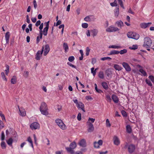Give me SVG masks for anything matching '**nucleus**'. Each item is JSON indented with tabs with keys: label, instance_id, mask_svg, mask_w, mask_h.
Instances as JSON below:
<instances>
[{
	"label": "nucleus",
	"instance_id": "4468645a",
	"mask_svg": "<svg viewBox=\"0 0 154 154\" xmlns=\"http://www.w3.org/2000/svg\"><path fill=\"white\" fill-rule=\"evenodd\" d=\"M50 51L49 46L48 45H46L45 46V50L44 53V55L46 56L49 52Z\"/></svg>",
	"mask_w": 154,
	"mask_h": 154
},
{
	"label": "nucleus",
	"instance_id": "de8ad7c7",
	"mask_svg": "<svg viewBox=\"0 0 154 154\" xmlns=\"http://www.w3.org/2000/svg\"><path fill=\"white\" fill-rule=\"evenodd\" d=\"M2 77V79H3V80L7 81V79L5 76L4 73V72H2L1 74Z\"/></svg>",
	"mask_w": 154,
	"mask_h": 154
},
{
	"label": "nucleus",
	"instance_id": "bb28decb",
	"mask_svg": "<svg viewBox=\"0 0 154 154\" xmlns=\"http://www.w3.org/2000/svg\"><path fill=\"white\" fill-rule=\"evenodd\" d=\"M126 129L127 132L129 133H130L132 132V129L130 125H128L126 127Z\"/></svg>",
	"mask_w": 154,
	"mask_h": 154
},
{
	"label": "nucleus",
	"instance_id": "6ab92c4d",
	"mask_svg": "<svg viewBox=\"0 0 154 154\" xmlns=\"http://www.w3.org/2000/svg\"><path fill=\"white\" fill-rule=\"evenodd\" d=\"M101 85L103 88L106 90H108L109 88V86L108 83L106 82H103L101 83Z\"/></svg>",
	"mask_w": 154,
	"mask_h": 154
},
{
	"label": "nucleus",
	"instance_id": "5701e85b",
	"mask_svg": "<svg viewBox=\"0 0 154 154\" xmlns=\"http://www.w3.org/2000/svg\"><path fill=\"white\" fill-rule=\"evenodd\" d=\"M58 126L61 129L63 130H66L67 128L66 126L63 122H61V124Z\"/></svg>",
	"mask_w": 154,
	"mask_h": 154
},
{
	"label": "nucleus",
	"instance_id": "a19ab883",
	"mask_svg": "<svg viewBox=\"0 0 154 154\" xmlns=\"http://www.w3.org/2000/svg\"><path fill=\"white\" fill-rule=\"evenodd\" d=\"M27 141L31 144V146L33 148V143L32 140L30 137H29L27 139Z\"/></svg>",
	"mask_w": 154,
	"mask_h": 154
},
{
	"label": "nucleus",
	"instance_id": "9d476101",
	"mask_svg": "<svg viewBox=\"0 0 154 154\" xmlns=\"http://www.w3.org/2000/svg\"><path fill=\"white\" fill-rule=\"evenodd\" d=\"M114 144L116 146L120 144V141L119 138L116 136H114L113 138Z\"/></svg>",
	"mask_w": 154,
	"mask_h": 154
},
{
	"label": "nucleus",
	"instance_id": "052dcab7",
	"mask_svg": "<svg viewBox=\"0 0 154 154\" xmlns=\"http://www.w3.org/2000/svg\"><path fill=\"white\" fill-rule=\"evenodd\" d=\"M0 116L2 118V120H5V116L2 113V112L1 111H0Z\"/></svg>",
	"mask_w": 154,
	"mask_h": 154
},
{
	"label": "nucleus",
	"instance_id": "49530a36",
	"mask_svg": "<svg viewBox=\"0 0 154 154\" xmlns=\"http://www.w3.org/2000/svg\"><path fill=\"white\" fill-rule=\"evenodd\" d=\"M68 60L69 62H72L75 60V57L73 56H71L69 57Z\"/></svg>",
	"mask_w": 154,
	"mask_h": 154
},
{
	"label": "nucleus",
	"instance_id": "a18cd8bd",
	"mask_svg": "<svg viewBox=\"0 0 154 154\" xmlns=\"http://www.w3.org/2000/svg\"><path fill=\"white\" fill-rule=\"evenodd\" d=\"M117 1H118V3L120 5L121 7L123 9H124V7L123 6L122 0H117Z\"/></svg>",
	"mask_w": 154,
	"mask_h": 154
},
{
	"label": "nucleus",
	"instance_id": "f704fd0d",
	"mask_svg": "<svg viewBox=\"0 0 154 154\" xmlns=\"http://www.w3.org/2000/svg\"><path fill=\"white\" fill-rule=\"evenodd\" d=\"M94 85L95 86V89L97 92L100 94H101V93L103 92V91L97 88V85L96 84H94Z\"/></svg>",
	"mask_w": 154,
	"mask_h": 154
},
{
	"label": "nucleus",
	"instance_id": "58836bf2",
	"mask_svg": "<svg viewBox=\"0 0 154 154\" xmlns=\"http://www.w3.org/2000/svg\"><path fill=\"white\" fill-rule=\"evenodd\" d=\"M92 15L88 16L84 18V20L87 22H90L91 21L90 17H92Z\"/></svg>",
	"mask_w": 154,
	"mask_h": 154
},
{
	"label": "nucleus",
	"instance_id": "f3484780",
	"mask_svg": "<svg viewBox=\"0 0 154 154\" xmlns=\"http://www.w3.org/2000/svg\"><path fill=\"white\" fill-rule=\"evenodd\" d=\"M77 105V107L78 108H81L84 112H85L84 109V105L82 102H79V103Z\"/></svg>",
	"mask_w": 154,
	"mask_h": 154
},
{
	"label": "nucleus",
	"instance_id": "0e129e2a",
	"mask_svg": "<svg viewBox=\"0 0 154 154\" xmlns=\"http://www.w3.org/2000/svg\"><path fill=\"white\" fill-rule=\"evenodd\" d=\"M138 48V46L137 45H133L131 49L135 50Z\"/></svg>",
	"mask_w": 154,
	"mask_h": 154
},
{
	"label": "nucleus",
	"instance_id": "338daca9",
	"mask_svg": "<svg viewBox=\"0 0 154 154\" xmlns=\"http://www.w3.org/2000/svg\"><path fill=\"white\" fill-rule=\"evenodd\" d=\"M33 5L34 8L35 9L37 7V5L35 0H33Z\"/></svg>",
	"mask_w": 154,
	"mask_h": 154
},
{
	"label": "nucleus",
	"instance_id": "ea45409f",
	"mask_svg": "<svg viewBox=\"0 0 154 154\" xmlns=\"http://www.w3.org/2000/svg\"><path fill=\"white\" fill-rule=\"evenodd\" d=\"M110 5L112 7L117 6V4L116 0H115L113 2L111 3Z\"/></svg>",
	"mask_w": 154,
	"mask_h": 154
},
{
	"label": "nucleus",
	"instance_id": "9b49d317",
	"mask_svg": "<svg viewBox=\"0 0 154 154\" xmlns=\"http://www.w3.org/2000/svg\"><path fill=\"white\" fill-rule=\"evenodd\" d=\"M49 21L45 23L46 24V27L43 29V35H46L48 33V31L49 29Z\"/></svg>",
	"mask_w": 154,
	"mask_h": 154
},
{
	"label": "nucleus",
	"instance_id": "2eb2a0df",
	"mask_svg": "<svg viewBox=\"0 0 154 154\" xmlns=\"http://www.w3.org/2000/svg\"><path fill=\"white\" fill-rule=\"evenodd\" d=\"M79 145L82 147H85L86 146V141L85 139H82L79 142Z\"/></svg>",
	"mask_w": 154,
	"mask_h": 154
},
{
	"label": "nucleus",
	"instance_id": "412c9836",
	"mask_svg": "<svg viewBox=\"0 0 154 154\" xmlns=\"http://www.w3.org/2000/svg\"><path fill=\"white\" fill-rule=\"evenodd\" d=\"M112 98L113 100V101L116 103H118L119 101V100L118 97L116 96L114 94H113L112 96Z\"/></svg>",
	"mask_w": 154,
	"mask_h": 154
},
{
	"label": "nucleus",
	"instance_id": "680f3d73",
	"mask_svg": "<svg viewBox=\"0 0 154 154\" xmlns=\"http://www.w3.org/2000/svg\"><path fill=\"white\" fill-rule=\"evenodd\" d=\"M4 124L3 122L0 120V129H1L4 127Z\"/></svg>",
	"mask_w": 154,
	"mask_h": 154
},
{
	"label": "nucleus",
	"instance_id": "c9c22d12",
	"mask_svg": "<svg viewBox=\"0 0 154 154\" xmlns=\"http://www.w3.org/2000/svg\"><path fill=\"white\" fill-rule=\"evenodd\" d=\"M121 48V47L120 46H116L114 45H110L109 46V48Z\"/></svg>",
	"mask_w": 154,
	"mask_h": 154
},
{
	"label": "nucleus",
	"instance_id": "c03bdc74",
	"mask_svg": "<svg viewBox=\"0 0 154 154\" xmlns=\"http://www.w3.org/2000/svg\"><path fill=\"white\" fill-rule=\"evenodd\" d=\"M1 146L2 149H5L6 147V145L4 141H2L1 143Z\"/></svg>",
	"mask_w": 154,
	"mask_h": 154
},
{
	"label": "nucleus",
	"instance_id": "37998d69",
	"mask_svg": "<svg viewBox=\"0 0 154 154\" xmlns=\"http://www.w3.org/2000/svg\"><path fill=\"white\" fill-rule=\"evenodd\" d=\"M127 52V51L126 49H124L121 50L120 51H119V53H120L121 54H122L126 53Z\"/></svg>",
	"mask_w": 154,
	"mask_h": 154
},
{
	"label": "nucleus",
	"instance_id": "20e7f679",
	"mask_svg": "<svg viewBox=\"0 0 154 154\" xmlns=\"http://www.w3.org/2000/svg\"><path fill=\"white\" fill-rule=\"evenodd\" d=\"M128 148V151L130 153H131L134 152L135 149V146L133 144H131L128 145L127 144L125 145V148Z\"/></svg>",
	"mask_w": 154,
	"mask_h": 154
},
{
	"label": "nucleus",
	"instance_id": "7c9ffc66",
	"mask_svg": "<svg viewBox=\"0 0 154 154\" xmlns=\"http://www.w3.org/2000/svg\"><path fill=\"white\" fill-rule=\"evenodd\" d=\"M115 16L117 17L119 14V8L116 9L114 11Z\"/></svg>",
	"mask_w": 154,
	"mask_h": 154
},
{
	"label": "nucleus",
	"instance_id": "473e14b6",
	"mask_svg": "<svg viewBox=\"0 0 154 154\" xmlns=\"http://www.w3.org/2000/svg\"><path fill=\"white\" fill-rule=\"evenodd\" d=\"M106 74L107 77L109 78L111 77L112 73H111V72L109 69H107L106 70Z\"/></svg>",
	"mask_w": 154,
	"mask_h": 154
},
{
	"label": "nucleus",
	"instance_id": "6e6d98bb",
	"mask_svg": "<svg viewBox=\"0 0 154 154\" xmlns=\"http://www.w3.org/2000/svg\"><path fill=\"white\" fill-rule=\"evenodd\" d=\"M90 51V49L88 47H87L86 48V52L85 53V54L87 56H88L89 55Z\"/></svg>",
	"mask_w": 154,
	"mask_h": 154
},
{
	"label": "nucleus",
	"instance_id": "aec40b11",
	"mask_svg": "<svg viewBox=\"0 0 154 154\" xmlns=\"http://www.w3.org/2000/svg\"><path fill=\"white\" fill-rule=\"evenodd\" d=\"M10 36V34L9 32H7L5 35V38L7 44L9 43Z\"/></svg>",
	"mask_w": 154,
	"mask_h": 154
},
{
	"label": "nucleus",
	"instance_id": "4be33fe9",
	"mask_svg": "<svg viewBox=\"0 0 154 154\" xmlns=\"http://www.w3.org/2000/svg\"><path fill=\"white\" fill-rule=\"evenodd\" d=\"M42 31H41L40 32V36H37L36 38V43L38 44L40 40V39H42Z\"/></svg>",
	"mask_w": 154,
	"mask_h": 154
},
{
	"label": "nucleus",
	"instance_id": "4c0bfd02",
	"mask_svg": "<svg viewBox=\"0 0 154 154\" xmlns=\"http://www.w3.org/2000/svg\"><path fill=\"white\" fill-rule=\"evenodd\" d=\"M139 71L141 72L144 76H146L147 75V74L146 71L143 70L142 69H140Z\"/></svg>",
	"mask_w": 154,
	"mask_h": 154
},
{
	"label": "nucleus",
	"instance_id": "774afa93",
	"mask_svg": "<svg viewBox=\"0 0 154 154\" xmlns=\"http://www.w3.org/2000/svg\"><path fill=\"white\" fill-rule=\"evenodd\" d=\"M24 76L26 78H27L29 75V72L28 71H25L24 72Z\"/></svg>",
	"mask_w": 154,
	"mask_h": 154
},
{
	"label": "nucleus",
	"instance_id": "6e6552de",
	"mask_svg": "<svg viewBox=\"0 0 154 154\" xmlns=\"http://www.w3.org/2000/svg\"><path fill=\"white\" fill-rule=\"evenodd\" d=\"M152 24V23L149 22L148 23H142L140 24V27L142 29H145L149 27Z\"/></svg>",
	"mask_w": 154,
	"mask_h": 154
},
{
	"label": "nucleus",
	"instance_id": "864d4df0",
	"mask_svg": "<svg viewBox=\"0 0 154 154\" xmlns=\"http://www.w3.org/2000/svg\"><path fill=\"white\" fill-rule=\"evenodd\" d=\"M5 134L4 131H2V135H1V140H3L5 139Z\"/></svg>",
	"mask_w": 154,
	"mask_h": 154
},
{
	"label": "nucleus",
	"instance_id": "b1692460",
	"mask_svg": "<svg viewBox=\"0 0 154 154\" xmlns=\"http://www.w3.org/2000/svg\"><path fill=\"white\" fill-rule=\"evenodd\" d=\"M114 67L116 70H117L119 71L121 70L122 69L120 66L116 64L114 65Z\"/></svg>",
	"mask_w": 154,
	"mask_h": 154
},
{
	"label": "nucleus",
	"instance_id": "3c124183",
	"mask_svg": "<svg viewBox=\"0 0 154 154\" xmlns=\"http://www.w3.org/2000/svg\"><path fill=\"white\" fill-rule=\"evenodd\" d=\"M67 64L72 68H73L75 69H76V66L72 64L71 63H70L69 62H68L67 63Z\"/></svg>",
	"mask_w": 154,
	"mask_h": 154
},
{
	"label": "nucleus",
	"instance_id": "39448f33",
	"mask_svg": "<svg viewBox=\"0 0 154 154\" xmlns=\"http://www.w3.org/2000/svg\"><path fill=\"white\" fill-rule=\"evenodd\" d=\"M119 30V29L117 27L111 26L106 29V31L107 32H110L118 31Z\"/></svg>",
	"mask_w": 154,
	"mask_h": 154
},
{
	"label": "nucleus",
	"instance_id": "f03ea898",
	"mask_svg": "<svg viewBox=\"0 0 154 154\" xmlns=\"http://www.w3.org/2000/svg\"><path fill=\"white\" fill-rule=\"evenodd\" d=\"M152 41L149 37H146L144 39L143 46L146 48H149L151 46Z\"/></svg>",
	"mask_w": 154,
	"mask_h": 154
},
{
	"label": "nucleus",
	"instance_id": "09e8293b",
	"mask_svg": "<svg viewBox=\"0 0 154 154\" xmlns=\"http://www.w3.org/2000/svg\"><path fill=\"white\" fill-rule=\"evenodd\" d=\"M94 67H92L91 69V72L93 74L94 76L96 74V71L94 70Z\"/></svg>",
	"mask_w": 154,
	"mask_h": 154
},
{
	"label": "nucleus",
	"instance_id": "dca6fc26",
	"mask_svg": "<svg viewBox=\"0 0 154 154\" xmlns=\"http://www.w3.org/2000/svg\"><path fill=\"white\" fill-rule=\"evenodd\" d=\"M19 109L20 113V115L22 116H25L26 115V112L25 109L23 108H19L18 106Z\"/></svg>",
	"mask_w": 154,
	"mask_h": 154
},
{
	"label": "nucleus",
	"instance_id": "8fccbe9b",
	"mask_svg": "<svg viewBox=\"0 0 154 154\" xmlns=\"http://www.w3.org/2000/svg\"><path fill=\"white\" fill-rule=\"evenodd\" d=\"M146 82L149 86H152V84L150 81L147 79L146 80Z\"/></svg>",
	"mask_w": 154,
	"mask_h": 154
},
{
	"label": "nucleus",
	"instance_id": "1a4fd4ad",
	"mask_svg": "<svg viewBox=\"0 0 154 154\" xmlns=\"http://www.w3.org/2000/svg\"><path fill=\"white\" fill-rule=\"evenodd\" d=\"M122 64L126 71L127 72H130L131 71V68L128 63L124 62L122 63Z\"/></svg>",
	"mask_w": 154,
	"mask_h": 154
},
{
	"label": "nucleus",
	"instance_id": "a878e982",
	"mask_svg": "<svg viewBox=\"0 0 154 154\" xmlns=\"http://www.w3.org/2000/svg\"><path fill=\"white\" fill-rule=\"evenodd\" d=\"M91 32L93 33L92 35L93 37L96 36L98 32V30L96 29H94L93 30H92L91 31Z\"/></svg>",
	"mask_w": 154,
	"mask_h": 154
},
{
	"label": "nucleus",
	"instance_id": "e2e57ef3",
	"mask_svg": "<svg viewBox=\"0 0 154 154\" xmlns=\"http://www.w3.org/2000/svg\"><path fill=\"white\" fill-rule=\"evenodd\" d=\"M77 119L79 121H80L81 119V114L80 113H79L77 116Z\"/></svg>",
	"mask_w": 154,
	"mask_h": 154
},
{
	"label": "nucleus",
	"instance_id": "f257e3e1",
	"mask_svg": "<svg viewBox=\"0 0 154 154\" xmlns=\"http://www.w3.org/2000/svg\"><path fill=\"white\" fill-rule=\"evenodd\" d=\"M48 110L46 103L44 102H42L40 108V110L41 113L43 115H48Z\"/></svg>",
	"mask_w": 154,
	"mask_h": 154
},
{
	"label": "nucleus",
	"instance_id": "e433bc0d",
	"mask_svg": "<svg viewBox=\"0 0 154 154\" xmlns=\"http://www.w3.org/2000/svg\"><path fill=\"white\" fill-rule=\"evenodd\" d=\"M13 142V140L11 138H10L8 140H7V144L9 146L12 145Z\"/></svg>",
	"mask_w": 154,
	"mask_h": 154
},
{
	"label": "nucleus",
	"instance_id": "0eeeda50",
	"mask_svg": "<svg viewBox=\"0 0 154 154\" xmlns=\"http://www.w3.org/2000/svg\"><path fill=\"white\" fill-rule=\"evenodd\" d=\"M30 127L32 130L39 129L40 128V125L37 122H34L31 124Z\"/></svg>",
	"mask_w": 154,
	"mask_h": 154
},
{
	"label": "nucleus",
	"instance_id": "f8f14e48",
	"mask_svg": "<svg viewBox=\"0 0 154 154\" xmlns=\"http://www.w3.org/2000/svg\"><path fill=\"white\" fill-rule=\"evenodd\" d=\"M87 124L88 125V131L89 132H92L94 129V128L93 125L91 123L89 122H87Z\"/></svg>",
	"mask_w": 154,
	"mask_h": 154
},
{
	"label": "nucleus",
	"instance_id": "ddd939ff",
	"mask_svg": "<svg viewBox=\"0 0 154 154\" xmlns=\"http://www.w3.org/2000/svg\"><path fill=\"white\" fill-rule=\"evenodd\" d=\"M103 143V141L100 140H99L97 142H95L94 143V146L95 148H99V146L102 145Z\"/></svg>",
	"mask_w": 154,
	"mask_h": 154
},
{
	"label": "nucleus",
	"instance_id": "13d9d810",
	"mask_svg": "<svg viewBox=\"0 0 154 154\" xmlns=\"http://www.w3.org/2000/svg\"><path fill=\"white\" fill-rule=\"evenodd\" d=\"M106 98L107 100L109 102H111V99L110 96L109 95H106Z\"/></svg>",
	"mask_w": 154,
	"mask_h": 154
},
{
	"label": "nucleus",
	"instance_id": "5fc2aeb1",
	"mask_svg": "<svg viewBox=\"0 0 154 154\" xmlns=\"http://www.w3.org/2000/svg\"><path fill=\"white\" fill-rule=\"evenodd\" d=\"M88 24L86 23H83L82 24V26L83 28H86L88 26Z\"/></svg>",
	"mask_w": 154,
	"mask_h": 154
},
{
	"label": "nucleus",
	"instance_id": "cd10ccee",
	"mask_svg": "<svg viewBox=\"0 0 154 154\" xmlns=\"http://www.w3.org/2000/svg\"><path fill=\"white\" fill-rule=\"evenodd\" d=\"M119 54V51L115 50H113L111 51L108 54V55H111L118 54Z\"/></svg>",
	"mask_w": 154,
	"mask_h": 154
},
{
	"label": "nucleus",
	"instance_id": "69168bd1",
	"mask_svg": "<svg viewBox=\"0 0 154 154\" xmlns=\"http://www.w3.org/2000/svg\"><path fill=\"white\" fill-rule=\"evenodd\" d=\"M149 78L152 82H154V77L152 75H150L149 77Z\"/></svg>",
	"mask_w": 154,
	"mask_h": 154
},
{
	"label": "nucleus",
	"instance_id": "c756f323",
	"mask_svg": "<svg viewBox=\"0 0 154 154\" xmlns=\"http://www.w3.org/2000/svg\"><path fill=\"white\" fill-rule=\"evenodd\" d=\"M11 84H15L17 82V77L15 76H14L11 79Z\"/></svg>",
	"mask_w": 154,
	"mask_h": 154
},
{
	"label": "nucleus",
	"instance_id": "2f4dec72",
	"mask_svg": "<svg viewBox=\"0 0 154 154\" xmlns=\"http://www.w3.org/2000/svg\"><path fill=\"white\" fill-rule=\"evenodd\" d=\"M98 77L101 79H103L104 78V76L103 72L100 71L98 74Z\"/></svg>",
	"mask_w": 154,
	"mask_h": 154
},
{
	"label": "nucleus",
	"instance_id": "c85d7f7f",
	"mask_svg": "<svg viewBox=\"0 0 154 154\" xmlns=\"http://www.w3.org/2000/svg\"><path fill=\"white\" fill-rule=\"evenodd\" d=\"M66 149L68 152L70 153L71 154H73L74 153V151L72 149H73L69 147H66Z\"/></svg>",
	"mask_w": 154,
	"mask_h": 154
},
{
	"label": "nucleus",
	"instance_id": "7ed1b4c3",
	"mask_svg": "<svg viewBox=\"0 0 154 154\" xmlns=\"http://www.w3.org/2000/svg\"><path fill=\"white\" fill-rule=\"evenodd\" d=\"M127 35L128 38L135 40L138 39L140 37V35L138 34L132 32H128L127 34Z\"/></svg>",
	"mask_w": 154,
	"mask_h": 154
},
{
	"label": "nucleus",
	"instance_id": "72a5a7b5",
	"mask_svg": "<svg viewBox=\"0 0 154 154\" xmlns=\"http://www.w3.org/2000/svg\"><path fill=\"white\" fill-rule=\"evenodd\" d=\"M76 146V144L75 142L71 143L69 145V147L73 149L75 148Z\"/></svg>",
	"mask_w": 154,
	"mask_h": 154
},
{
	"label": "nucleus",
	"instance_id": "423d86ee",
	"mask_svg": "<svg viewBox=\"0 0 154 154\" xmlns=\"http://www.w3.org/2000/svg\"><path fill=\"white\" fill-rule=\"evenodd\" d=\"M44 51V47H43L42 51H38L36 54L35 56V59L37 60H39L40 59V58L42 56V54L43 53Z\"/></svg>",
	"mask_w": 154,
	"mask_h": 154
},
{
	"label": "nucleus",
	"instance_id": "a211bd4d",
	"mask_svg": "<svg viewBox=\"0 0 154 154\" xmlns=\"http://www.w3.org/2000/svg\"><path fill=\"white\" fill-rule=\"evenodd\" d=\"M63 47L64 50H65L64 52L65 53H66L68 52L69 48L67 43L64 42L63 45Z\"/></svg>",
	"mask_w": 154,
	"mask_h": 154
},
{
	"label": "nucleus",
	"instance_id": "79ce46f5",
	"mask_svg": "<svg viewBox=\"0 0 154 154\" xmlns=\"http://www.w3.org/2000/svg\"><path fill=\"white\" fill-rule=\"evenodd\" d=\"M62 120L59 119H57L55 120V122L57 125L58 126L61 124V122H62Z\"/></svg>",
	"mask_w": 154,
	"mask_h": 154
},
{
	"label": "nucleus",
	"instance_id": "4d7b16f0",
	"mask_svg": "<svg viewBox=\"0 0 154 154\" xmlns=\"http://www.w3.org/2000/svg\"><path fill=\"white\" fill-rule=\"evenodd\" d=\"M121 113L122 115L124 117H126L127 116V114L126 112L124 110L122 111Z\"/></svg>",
	"mask_w": 154,
	"mask_h": 154
},
{
	"label": "nucleus",
	"instance_id": "603ef678",
	"mask_svg": "<svg viewBox=\"0 0 154 154\" xmlns=\"http://www.w3.org/2000/svg\"><path fill=\"white\" fill-rule=\"evenodd\" d=\"M106 126L108 127H110L111 126V124L108 119H106Z\"/></svg>",
	"mask_w": 154,
	"mask_h": 154
},
{
	"label": "nucleus",
	"instance_id": "393cba45",
	"mask_svg": "<svg viewBox=\"0 0 154 154\" xmlns=\"http://www.w3.org/2000/svg\"><path fill=\"white\" fill-rule=\"evenodd\" d=\"M116 23L117 24V26L121 28L122 26H123V23L121 20L117 21L116 22Z\"/></svg>",
	"mask_w": 154,
	"mask_h": 154
},
{
	"label": "nucleus",
	"instance_id": "bf43d9fd",
	"mask_svg": "<svg viewBox=\"0 0 154 154\" xmlns=\"http://www.w3.org/2000/svg\"><path fill=\"white\" fill-rule=\"evenodd\" d=\"M112 58L109 57H104L102 58L101 60H111Z\"/></svg>",
	"mask_w": 154,
	"mask_h": 154
}]
</instances>
